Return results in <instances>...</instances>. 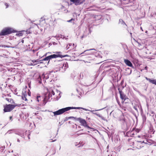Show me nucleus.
<instances>
[{
    "instance_id": "423d86ee",
    "label": "nucleus",
    "mask_w": 156,
    "mask_h": 156,
    "mask_svg": "<svg viewBox=\"0 0 156 156\" xmlns=\"http://www.w3.org/2000/svg\"><path fill=\"white\" fill-rule=\"evenodd\" d=\"M78 120L82 125L84 126L87 127L88 128H90V127L87 125L86 122L85 120L81 118L78 119Z\"/></svg>"
},
{
    "instance_id": "4be33fe9",
    "label": "nucleus",
    "mask_w": 156,
    "mask_h": 156,
    "mask_svg": "<svg viewBox=\"0 0 156 156\" xmlns=\"http://www.w3.org/2000/svg\"><path fill=\"white\" fill-rule=\"evenodd\" d=\"M73 20H74L73 19H71L67 21V22H72V21H73Z\"/></svg>"
},
{
    "instance_id": "473e14b6",
    "label": "nucleus",
    "mask_w": 156,
    "mask_h": 156,
    "mask_svg": "<svg viewBox=\"0 0 156 156\" xmlns=\"http://www.w3.org/2000/svg\"><path fill=\"white\" fill-rule=\"evenodd\" d=\"M69 48V47H68V48Z\"/></svg>"
},
{
    "instance_id": "2eb2a0df",
    "label": "nucleus",
    "mask_w": 156,
    "mask_h": 156,
    "mask_svg": "<svg viewBox=\"0 0 156 156\" xmlns=\"http://www.w3.org/2000/svg\"><path fill=\"white\" fill-rule=\"evenodd\" d=\"M16 35L19 36H21L23 35V33L21 32L16 34Z\"/></svg>"
},
{
    "instance_id": "393cba45",
    "label": "nucleus",
    "mask_w": 156,
    "mask_h": 156,
    "mask_svg": "<svg viewBox=\"0 0 156 156\" xmlns=\"http://www.w3.org/2000/svg\"><path fill=\"white\" fill-rule=\"evenodd\" d=\"M48 53H51L48 52L45 53L43 56V57L46 56Z\"/></svg>"
},
{
    "instance_id": "2f4dec72",
    "label": "nucleus",
    "mask_w": 156,
    "mask_h": 156,
    "mask_svg": "<svg viewBox=\"0 0 156 156\" xmlns=\"http://www.w3.org/2000/svg\"><path fill=\"white\" fill-rule=\"evenodd\" d=\"M22 43H23L24 41L23 40H22Z\"/></svg>"
},
{
    "instance_id": "c85d7f7f",
    "label": "nucleus",
    "mask_w": 156,
    "mask_h": 156,
    "mask_svg": "<svg viewBox=\"0 0 156 156\" xmlns=\"http://www.w3.org/2000/svg\"><path fill=\"white\" fill-rule=\"evenodd\" d=\"M101 118L103 120H105L104 118V117H103L102 116H101Z\"/></svg>"
},
{
    "instance_id": "9d476101",
    "label": "nucleus",
    "mask_w": 156,
    "mask_h": 156,
    "mask_svg": "<svg viewBox=\"0 0 156 156\" xmlns=\"http://www.w3.org/2000/svg\"><path fill=\"white\" fill-rule=\"evenodd\" d=\"M119 94L120 95V97L121 98L124 100V101L125 100V95L121 91H119Z\"/></svg>"
},
{
    "instance_id": "412c9836",
    "label": "nucleus",
    "mask_w": 156,
    "mask_h": 156,
    "mask_svg": "<svg viewBox=\"0 0 156 156\" xmlns=\"http://www.w3.org/2000/svg\"><path fill=\"white\" fill-rule=\"evenodd\" d=\"M95 50V49H90V50H85V51H84V52H83V53H81V54H80V55H81V54H83L84 52H86V51H90V50Z\"/></svg>"
},
{
    "instance_id": "f8f14e48",
    "label": "nucleus",
    "mask_w": 156,
    "mask_h": 156,
    "mask_svg": "<svg viewBox=\"0 0 156 156\" xmlns=\"http://www.w3.org/2000/svg\"><path fill=\"white\" fill-rule=\"evenodd\" d=\"M150 80V83L156 85V80Z\"/></svg>"
},
{
    "instance_id": "20e7f679",
    "label": "nucleus",
    "mask_w": 156,
    "mask_h": 156,
    "mask_svg": "<svg viewBox=\"0 0 156 156\" xmlns=\"http://www.w3.org/2000/svg\"><path fill=\"white\" fill-rule=\"evenodd\" d=\"M60 53V52H57V54H53L51 55H50L49 56V57L50 59H51L53 58H56L58 57H60V58H63L65 57L68 56V55H61L59 54V53Z\"/></svg>"
},
{
    "instance_id": "cd10ccee",
    "label": "nucleus",
    "mask_w": 156,
    "mask_h": 156,
    "mask_svg": "<svg viewBox=\"0 0 156 156\" xmlns=\"http://www.w3.org/2000/svg\"><path fill=\"white\" fill-rule=\"evenodd\" d=\"M72 45V44H69V46H71Z\"/></svg>"
},
{
    "instance_id": "0eeeda50",
    "label": "nucleus",
    "mask_w": 156,
    "mask_h": 156,
    "mask_svg": "<svg viewBox=\"0 0 156 156\" xmlns=\"http://www.w3.org/2000/svg\"><path fill=\"white\" fill-rule=\"evenodd\" d=\"M42 61H40L39 62L37 60H31L30 61V65H35L39 63H42Z\"/></svg>"
},
{
    "instance_id": "aec40b11",
    "label": "nucleus",
    "mask_w": 156,
    "mask_h": 156,
    "mask_svg": "<svg viewBox=\"0 0 156 156\" xmlns=\"http://www.w3.org/2000/svg\"><path fill=\"white\" fill-rule=\"evenodd\" d=\"M64 65H65V67H66V68H68V65L67 63H66L65 64H64L63 65V66H64Z\"/></svg>"
},
{
    "instance_id": "b1692460",
    "label": "nucleus",
    "mask_w": 156,
    "mask_h": 156,
    "mask_svg": "<svg viewBox=\"0 0 156 156\" xmlns=\"http://www.w3.org/2000/svg\"><path fill=\"white\" fill-rule=\"evenodd\" d=\"M5 5L6 6V8H7L9 6V5L7 3H5Z\"/></svg>"
},
{
    "instance_id": "72a5a7b5",
    "label": "nucleus",
    "mask_w": 156,
    "mask_h": 156,
    "mask_svg": "<svg viewBox=\"0 0 156 156\" xmlns=\"http://www.w3.org/2000/svg\"><path fill=\"white\" fill-rule=\"evenodd\" d=\"M91 111V112H93V111Z\"/></svg>"
},
{
    "instance_id": "dca6fc26",
    "label": "nucleus",
    "mask_w": 156,
    "mask_h": 156,
    "mask_svg": "<svg viewBox=\"0 0 156 156\" xmlns=\"http://www.w3.org/2000/svg\"><path fill=\"white\" fill-rule=\"evenodd\" d=\"M41 97L40 96H38L37 97V99L38 102H39V101L41 100Z\"/></svg>"
},
{
    "instance_id": "9b49d317",
    "label": "nucleus",
    "mask_w": 156,
    "mask_h": 156,
    "mask_svg": "<svg viewBox=\"0 0 156 156\" xmlns=\"http://www.w3.org/2000/svg\"><path fill=\"white\" fill-rule=\"evenodd\" d=\"M55 74V72H51L50 74L48 75V78H51L52 77H53V76Z\"/></svg>"
},
{
    "instance_id": "f3484780",
    "label": "nucleus",
    "mask_w": 156,
    "mask_h": 156,
    "mask_svg": "<svg viewBox=\"0 0 156 156\" xmlns=\"http://www.w3.org/2000/svg\"><path fill=\"white\" fill-rule=\"evenodd\" d=\"M119 23H120L122 24H124L125 25H126V24L123 21V20L121 19H120L119 20Z\"/></svg>"
},
{
    "instance_id": "c9c22d12",
    "label": "nucleus",
    "mask_w": 156,
    "mask_h": 156,
    "mask_svg": "<svg viewBox=\"0 0 156 156\" xmlns=\"http://www.w3.org/2000/svg\"><path fill=\"white\" fill-rule=\"evenodd\" d=\"M0 46H1V45H0Z\"/></svg>"
},
{
    "instance_id": "39448f33",
    "label": "nucleus",
    "mask_w": 156,
    "mask_h": 156,
    "mask_svg": "<svg viewBox=\"0 0 156 156\" xmlns=\"http://www.w3.org/2000/svg\"><path fill=\"white\" fill-rule=\"evenodd\" d=\"M137 141L141 143H144V140L146 139V136L145 135L138 136H137Z\"/></svg>"
},
{
    "instance_id": "6e6552de",
    "label": "nucleus",
    "mask_w": 156,
    "mask_h": 156,
    "mask_svg": "<svg viewBox=\"0 0 156 156\" xmlns=\"http://www.w3.org/2000/svg\"><path fill=\"white\" fill-rule=\"evenodd\" d=\"M71 2H73L76 5L80 4L82 3L81 0H70Z\"/></svg>"
},
{
    "instance_id": "bb28decb",
    "label": "nucleus",
    "mask_w": 156,
    "mask_h": 156,
    "mask_svg": "<svg viewBox=\"0 0 156 156\" xmlns=\"http://www.w3.org/2000/svg\"><path fill=\"white\" fill-rule=\"evenodd\" d=\"M97 116H99V117L101 118V116L99 114H95Z\"/></svg>"
},
{
    "instance_id": "f03ea898",
    "label": "nucleus",
    "mask_w": 156,
    "mask_h": 156,
    "mask_svg": "<svg viewBox=\"0 0 156 156\" xmlns=\"http://www.w3.org/2000/svg\"><path fill=\"white\" fill-rule=\"evenodd\" d=\"M14 30L11 27H6L3 29L0 33V35H5L14 32Z\"/></svg>"
},
{
    "instance_id": "1a4fd4ad",
    "label": "nucleus",
    "mask_w": 156,
    "mask_h": 156,
    "mask_svg": "<svg viewBox=\"0 0 156 156\" xmlns=\"http://www.w3.org/2000/svg\"><path fill=\"white\" fill-rule=\"evenodd\" d=\"M124 62L125 64L128 66L130 67H133L132 63L129 60L127 59H125L124 60Z\"/></svg>"
},
{
    "instance_id": "4468645a",
    "label": "nucleus",
    "mask_w": 156,
    "mask_h": 156,
    "mask_svg": "<svg viewBox=\"0 0 156 156\" xmlns=\"http://www.w3.org/2000/svg\"><path fill=\"white\" fill-rule=\"evenodd\" d=\"M50 59L49 57V56H48L47 57H46L45 58H44L43 60V61H48V60H49Z\"/></svg>"
},
{
    "instance_id": "f704fd0d",
    "label": "nucleus",
    "mask_w": 156,
    "mask_h": 156,
    "mask_svg": "<svg viewBox=\"0 0 156 156\" xmlns=\"http://www.w3.org/2000/svg\"><path fill=\"white\" fill-rule=\"evenodd\" d=\"M153 113V112H152V113Z\"/></svg>"
},
{
    "instance_id": "a211bd4d",
    "label": "nucleus",
    "mask_w": 156,
    "mask_h": 156,
    "mask_svg": "<svg viewBox=\"0 0 156 156\" xmlns=\"http://www.w3.org/2000/svg\"><path fill=\"white\" fill-rule=\"evenodd\" d=\"M143 146H142L141 145H139L138 144L137 145V146L136 147V148L138 149H140L142 147H143Z\"/></svg>"
},
{
    "instance_id": "7c9ffc66",
    "label": "nucleus",
    "mask_w": 156,
    "mask_h": 156,
    "mask_svg": "<svg viewBox=\"0 0 156 156\" xmlns=\"http://www.w3.org/2000/svg\"><path fill=\"white\" fill-rule=\"evenodd\" d=\"M93 53L90 52V53H89L87 54V55H89V54H90Z\"/></svg>"
},
{
    "instance_id": "6ab92c4d",
    "label": "nucleus",
    "mask_w": 156,
    "mask_h": 156,
    "mask_svg": "<svg viewBox=\"0 0 156 156\" xmlns=\"http://www.w3.org/2000/svg\"><path fill=\"white\" fill-rule=\"evenodd\" d=\"M0 47H2L4 48H5L6 47H7V48H10V47H11L9 46H6V45H1Z\"/></svg>"
},
{
    "instance_id": "a878e982",
    "label": "nucleus",
    "mask_w": 156,
    "mask_h": 156,
    "mask_svg": "<svg viewBox=\"0 0 156 156\" xmlns=\"http://www.w3.org/2000/svg\"><path fill=\"white\" fill-rule=\"evenodd\" d=\"M146 79L147 80H148V81H149V82H150V80H151V79H148V78H147V77H146Z\"/></svg>"
},
{
    "instance_id": "ddd939ff",
    "label": "nucleus",
    "mask_w": 156,
    "mask_h": 156,
    "mask_svg": "<svg viewBox=\"0 0 156 156\" xmlns=\"http://www.w3.org/2000/svg\"><path fill=\"white\" fill-rule=\"evenodd\" d=\"M52 95H55V93L53 91L51 90V92L49 93V97H51L52 96Z\"/></svg>"
},
{
    "instance_id": "5701e85b",
    "label": "nucleus",
    "mask_w": 156,
    "mask_h": 156,
    "mask_svg": "<svg viewBox=\"0 0 156 156\" xmlns=\"http://www.w3.org/2000/svg\"><path fill=\"white\" fill-rule=\"evenodd\" d=\"M74 45H74V44H73V46H72V49H73L76 47V46L75 47Z\"/></svg>"
},
{
    "instance_id": "7ed1b4c3",
    "label": "nucleus",
    "mask_w": 156,
    "mask_h": 156,
    "mask_svg": "<svg viewBox=\"0 0 156 156\" xmlns=\"http://www.w3.org/2000/svg\"><path fill=\"white\" fill-rule=\"evenodd\" d=\"M15 105H6L4 106V111L5 112H10V111L12 110L15 107Z\"/></svg>"
},
{
    "instance_id": "f257e3e1",
    "label": "nucleus",
    "mask_w": 156,
    "mask_h": 156,
    "mask_svg": "<svg viewBox=\"0 0 156 156\" xmlns=\"http://www.w3.org/2000/svg\"><path fill=\"white\" fill-rule=\"evenodd\" d=\"M83 109V110L86 111H89L86 108L81 107H67L61 109H60L55 112H53V113L54 114V116H55L57 115H58L62 114V113H64V112L68 111H69L70 109Z\"/></svg>"
},
{
    "instance_id": "c756f323",
    "label": "nucleus",
    "mask_w": 156,
    "mask_h": 156,
    "mask_svg": "<svg viewBox=\"0 0 156 156\" xmlns=\"http://www.w3.org/2000/svg\"><path fill=\"white\" fill-rule=\"evenodd\" d=\"M9 119H10V120H11L12 119V117L11 116H10V117H9Z\"/></svg>"
}]
</instances>
